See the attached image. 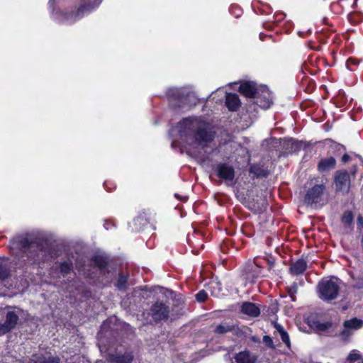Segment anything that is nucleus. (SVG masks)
Here are the masks:
<instances>
[{
  "label": "nucleus",
  "instance_id": "c85d7f7f",
  "mask_svg": "<svg viewBox=\"0 0 363 363\" xmlns=\"http://www.w3.org/2000/svg\"><path fill=\"white\" fill-rule=\"evenodd\" d=\"M181 93H182L181 89L174 88V89H171L169 90L168 95H169L170 96H172V97H175L178 99H182Z\"/></svg>",
  "mask_w": 363,
  "mask_h": 363
},
{
  "label": "nucleus",
  "instance_id": "dca6fc26",
  "mask_svg": "<svg viewBox=\"0 0 363 363\" xmlns=\"http://www.w3.org/2000/svg\"><path fill=\"white\" fill-rule=\"evenodd\" d=\"M241 311L249 316L257 317L259 315L260 311L259 308L252 303L245 302L241 306Z\"/></svg>",
  "mask_w": 363,
  "mask_h": 363
},
{
  "label": "nucleus",
  "instance_id": "aec40b11",
  "mask_svg": "<svg viewBox=\"0 0 363 363\" xmlns=\"http://www.w3.org/2000/svg\"><path fill=\"white\" fill-rule=\"evenodd\" d=\"M274 328L276 329V332L281 337V340L282 342L285 344L287 348L291 347V342L289 339V336L287 333V332L284 330V328L279 324L276 323L274 325Z\"/></svg>",
  "mask_w": 363,
  "mask_h": 363
},
{
  "label": "nucleus",
  "instance_id": "2f4dec72",
  "mask_svg": "<svg viewBox=\"0 0 363 363\" xmlns=\"http://www.w3.org/2000/svg\"><path fill=\"white\" fill-rule=\"evenodd\" d=\"M207 296V293L205 291L201 290L196 295V298L199 302H203L206 301Z\"/></svg>",
  "mask_w": 363,
  "mask_h": 363
},
{
  "label": "nucleus",
  "instance_id": "f257e3e1",
  "mask_svg": "<svg viewBox=\"0 0 363 363\" xmlns=\"http://www.w3.org/2000/svg\"><path fill=\"white\" fill-rule=\"evenodd\" d=\"M170 134L178 136L179 145L189 155L199 158L208 143L213 140L215 132L211 125L201 118L189 117L184 118L172 128Z\"/></svg>",
  "mask_w": 363,
  "mask_h": 363
},
{
  "label": "nucleus",
  "instance_id": "39448f33",
  "mask_svg": "<svg viewBox=\"0 0 363 363\" xmlns=\"http://www.w3.org/2000/svg\"><path fill=\"white\" fill-rule=\"evenodd\" d=\"M99 347L110 363H131L133 359V355L130 351L126 350L122 354L121 350H117L116 354L108 352L106 346L102 345L101 340L99 342Z\"/></svg>",
  "mask_w": 363,
  "mask_h": 363
},
{
  "label": "nucleus",
  "instance_id": "72a5a7b5",
  "mask_svg": "<svg viewBox=\"0 0 363 363\" xmlns=\"http://www.w3.org/2000/svg\"><path fill=\"white\" fill-rule=\"evenodd\" d=\"M263 342L264 343L267 345L268 347H273V340L269 336H264L263 337Z\"/></svg>",
  "mask_w": 363,
  "mask_h": 363
},
{
  "label": "nucleus",
  "instance_id": "423d86ee",
  "mask_svg": "<svg viewBox=\"0 0 363 363\" xmlns=\"http://www.w3.org/2000/svg\"><path fill=\"white\" fill-rule=\"evenodd\" d=\"M5 321L0 323V335H4L13 329L18 321V310L4 311Z\"/></svg>",
  "mask_w": 363,
  "mask_h": 363
},
{
  "label": "nucleus",
  "instance_id": "a19ab883",
  "mask_svg": "<svg viewBox=\"0 0 363 363\" xmlns=\"http://www.w3.org/2000/svg\"><path fill=\"white\" fill-rule=\"evenodd\" d=\"M177 143V141L176 140H174L172 141V145H177V144H176Z\"/></svg>",
  "mask_w": 363,
  "mask_h": 363
},
{
  "label": "nucleus",
  "instance_id": "473e14b6",
  "mask_svg": "<svg viewBox=\"0 0 363 363\" xmlns=\"http://www.w3.org/2000/svg\"><path fill=\"white\" fill-rule=\"evenodd\" d=\"M72 264L70 263L64 262L60 265V271L63 274H66L71 269Z\"/></svg>",
  "mask_w": 363,
  "mask_h": 363
},
{
  "label": "nucleus",
  "instance_id": "58836bf2",
  "mask_svg": "<svg viewBox=\"0 0 363 363\" xmlns=\"http://www.w3.org/2000/svg\"><path fill=\"white\" fill-rule=\"evenodd\" d=\"M110 223H108V222H106L105 224H104V227L106 230H108L110 228Z\"/></svg>",
  "mask_w": 363,
  "mask_h": 363
},
{
  "label": "nucleus",
  "instance_id": "4468645a",
  "mask_svg": "<svg viewBox=\"0 0 363 363\" xmlns=\"http://www.w3.org/2000/svg\"><path fill=\"white\" fill-rule=\"evenodd\" d=\"M255 103L262 108L267 109L269 108L272 104L271 94L268 90H264L262 96H255Z\"/></svg>",
  "mask_w": 363,
  "mask_h": 363
},
{
  "label": "nucleus",
  "instance_id": "ddd939ff",
  "mask_svg": "<svg viewBox=\"0 0 363 363\" xmlns=\"http://www.w3.org/2000/svg\"><path fill=\"white\" fill-rule=\"evenodd\" d=\"M240 92L247 97H255L258 94L257 88L254 82H245L240 84Z\"/></svg>",
  "mask_w": 363,
  "mask_h": 363
},
{
  "label": "nucleus",
  "instance_id": "5701e85b",
  "mask_svg": "<svg viewBox=\"0 0 363 363\" xmlns=\"http://www.w3.org/2000/svg\"><path fill=\"white\" fill-rule=\"evenodd\" d=\"M311 326L318 332H325L331 327L330 323H320L318 321L310 323Z\"/></svg>",
  "mask_w": 363,
  "mask_h": 363
},
{
  "label": "nucleus",
  "instance_id": "f03ea898",
  "mask_svg": "<svg viewBox=\"0 0 363 363\" xmlns=\"http://www.w3.org/2000/svg\"><path fill=\"white\" fill-rule=\"evenodd\" d=\"M10 250L16 256L32 259L37 252V245L28 235H20L11 241Z\"/></svg>",
  "mask_w": 363,
  "mask_h": 363
},
{
  "label": "nucleus",
  "instance_id": "a878e982",
  "mask_svg": "<svg viewBox=\"0 0 363 363\" xmlns=\"http://www.w3.org/2000/svg\"><path fill=\"white\" fill-rule=\"evenodd\" d=\"M128 278L125 276H120L118 278V280L116 284V286L120 290H123L126 287V283H127Z\"/></svg>",
  "mask_w": 363,
  "mask_h": 363
},
{
  "label": "nucleus",
  "instance_id": "a211bd4d",
  "mask_svg": "<svg viewBox=\"0 0 363 363\" xmlns=\"http://www.w3.org/2000/svg\"><path fill=\"white\" fill-rule=\"evenodd\" d=\"M335 160L330 157L321 160L318 164V168L320 172H325L333 169L335 166Z\"/></svg>",
  "mask_w": 363,
  "mask_h": 363
},
{
  "label": "nucleus",
  "instance_id": "393cba45",
  "mask_svg": "<svg viewBox=\"0 0 363 363\" xmlns=\"http://www.w3.org/2000/svg\"><path fill=\"white\" fill-rule=\"evenodd\" d=\"M94 262L100 270H102L107 264V259L104 256L97 255L94 257Z\"/></svg>",
  "mask_w": 363,
  "mask_h": 363
},
{
  "label": "nucleus",
  "instance_id": "20e7f679",
  "mask_svg": "<svg viewBox=\"0 0 363 363\" xmlns=\"http://www.w3.org/2000/svg\"><path fill=\"white\" fill-rule=\"evenodd\" d=\"M339 290L340 279L335 277L323 279L318 285L319 298L324 301L335 299Z\"/></svg>",
  "mask_w": 363,
  "mask_h": 363
},
{
  "label": "nucleus",
  "instance_id": "f8f14e48",
  "mask_svg": "<svg viewBox=\"0 0 363 363\" xmlns=\"http://www.w3.org/2000/svg\"><path fill=\"white\" fill-rule=\"evenodd\" d=\"M335 183L337 190L347 191L350 184L349 174L347 172H336Z\"/></svg>",
  "mask_w": 363,
  "mask_h": 363
},
{
  "label": "nucleus",
  "instance_id": "7ed1b4c3",
  "mask_svg": "<svg viewBox=\"0 0 363 363\" xmlns=\"http://www.w3.org/2000/svg\"><path fill=\"white\" fill-rule=\"evenodd\" d=\"M101 1L102 0H94L93 3L89 4L87 6L82 5L74 12L67 13L64 14L58 13L56 12L55 13H52V16L59 23L71 25L94 10L99 6Z\"/></svg>",
  "mask_w": 363,
  "mask_h": 363
},
{
  "label": "nucleus",
  "instance_id": "9d476101",
  "mask_svg": "<svg viewBox=\"0 0 363 363\" xmlns=\"http://www.w3.org/2000/svg\"><path fill=\"white\" fill-rule=\"evenodd\" d=\"M325 186L323 184H318L310 189L306 195L305 200L308 204H316L322 201V196Z\"/></svg>",
  "mask_w": 363,
  "mask_h": 363
},
{
  "label": "nucleus",
  "instance_id": "f704fd0d",
  "mask_svg": "<svg viewBox=\"0 0 363 363\" xmlns=\"http://www.w3.org/2000/svg\"><path fill=\"white\" fill-rule=\"evenodd\" d=\"M108 322H104L102 325V327H101V330L99 332L98 336L99 337H101L102 334H103V330L106 328L108 327Z\"/></svg>",
  "mask_w": 363,
  "mask_h": 363
},
{
  "label": "nucleus",
  "instance_id": "79ce46f5",
  "mask_svg": "<svg viewBox=\"0 0 363 363\" xmlns=\"http://www.w3.org/2000/svg\"><path fill=\"white\" fill-rule=\"evenodd\" d=\"M175 196H176L177 198H178V199H180V198L178 196V195H177V194H175Z\"/></svg>",
  "mask_w": 363,
  "mask_h": 363
},
{
  "label": "nucleus",
  "instance_id": "f3484780",
  "mask_svg": "<svg viewBox=\"0 0 363 363\" xmlns=\"http://www.w3.org/2000/svg\"><path fill=\"white\" fill-rule=\"evenodd\" d=\"M255 356L247 351H243L236 354L233 363H255Z\"/></svg>",
  "mask_w": 363,
  "mask_h": 363
},
{
  "label": "nucleus",
  "instance_id": "1a4fd4ad",
  "mask_svg": "<svg viewBox=\"0 0 363 363\" xmlns=\"http://www.w3.org/2000/svg\"><path fill=\"white\" fill-rule=\"evenodd\" d=\"M363 327V320L357 318H353L347 320L343 323V329L340 333L342 339L349 338L354 331Z\"/></svg>",
  "mask_w": 363,
  "mask_h": 363
},
{
  "label": "nucleus",
  "instance_id": "0eeeda50",
  "mask_svg": "<svg viewBox=\"0 0 363 363\" xmlns=\"http://www.w3.org/2000/svg\"><path fill=\"white\" fill-rule=\"evenodd\" d=\"M216 175L223 180L228 185H233L235 178V169L233 166L227 163H220L215 167Z\"/></svg>",
  "mask_w": 363,
  "mask_h": 363
},
{
  "label": "nucleus",
  "instance_id": "412c9836",
  "mask_svg": "<svg viewBox=\"0 0 363 363\" xmlns=\"http://www.w3.org/2000/svg\"><path fill=\"white\" fill-rule=\"evenodd\" d=\"M261 276V268L260 267L254 263L251 266V268L248 269L246 274V279L250 280V281H254V280Z\"/></svg>",
  "mask_w": 363,
  "mask_h": 363
},
{
  "label": "nucleus",
  "instance_id": "b1692460",
  "mask_svg": "<svg viewBox=\"0 0 363 363\" xmlns=\"http://www.w3.org/2000/svg\"><path fill=\"white\" fill-rule=\"evenodd\" d=\"M286 144L287 146H290V152H296L301 149L302 145L301 143L294 138H289L286 140Z\"/></svg>",
  "mask_w": 363,
  "mask_h": 363
},
{
  "label": "nucleus",
  "instance_id": "9b49d317",
  "mask_svg": "<svg viewBox=\"0 0 363 363\" xmlns=\"http://www.w3.org/2000/svg\"><path fill=\"white\" fill-rule=\"evenodd\" d=\"M150 315L155 321L167 320L169 315L168 307L162 302H156L150 308Z\"/></svg>",
  "mask_w": 363,
  "mask_h": 363
},
{
  "label": "nucleus",
  "instance_id": "6ab92c4d",
  "mask_svg": "<svg viewBox=\"0 0 363 363\" xmlns=\"http://www.w3.org/2000/svg\"><path fill=\"white\" fill-rule=\"evenodd\" d=\"M306 267V262L303 259H298L291 266L290 271L293 274L298 275L303 273Z\"/></svg>",
  "mask_w": 363,
  "mask_h": 363
},
{
  "label": "nucleus",
  "instance_id": "cd10ccee",
  "mask_svg": "<svg viewBox=\"0 0 363 363\" xmlns=\"http://www.w3.org/2000/svg\"><path fill=\"white\" fill-rule=\"evenodd\" d=\"M353 220V215L351 211H347L344 213L342 221L345 224L350 225Z\"/></svg>",
  "mask_w": 363,
  "mask_h": 363
},
{
  "label": "nucleus",
  "instance_id": "e433bc0d",
  "mask_svg": "<svg viewBox=\"0 0 363 363\" xmlns=\"http://www.w3.org/2000/svg\"><path fill=\"white\" fill-rule=\"evenodd\" d=\"M350 160V157L347 154L344 155L342 157V160L344 162H346L349 161Z\"/></svg>",
  "mask_w": 363,
  "mask_h": 363
},
{
  "label": "nucleus",
  "instance_id": "4c0bfd02",
  "mask_svg": "<svg viewBox=\"0 0 363 363\" xmlns=\"http://www.w3.org/2000/svg\"><path fill=\"white\" fill-rule=\"evenodd\" d=\"M350 63L356 64V61L354 60H352V59L348 60L347 62V66H349Z\"/></svg>",
  "mask_w": 363,
  "mask_h": 363
},
{
  "label": "nucleus",
  "instance_id": "c9c22d12",
  "mask_svg": "<svg viewBox=\"0 0 363 363\" xmlns=\"http://www.w3.org/2000/svg\"><path fill=\"white\" fill-rule=\"evenodd\" d=\"M357 225L359 227H363V217L360 215L357 218Z\"/></svg>",
  "mask_w": 363,
  "mask_h": 363
},
{
  "label": "nucleus",
  "instance_id": "7c9ffc66",
  "mask_svg": "<svg viewBox=\"0 0 363 363\" xmlns=\"http://www.w3.org/2000/svg\"><path fill=\"white\" fill-rule=\"evenodd\" d=\"M35 363H60V359L59 357H52L48 358V359H43L36 361L35 359H32Z\"/></svg>",
  "mask_w": 363,
  "mask_h": 363
},
{
  "label": "nucleus",
  "instance_id": "c756f323",
  "mask_svg": "<svg viewBox=\"0 0 363 363\" xmlns=\"http://www.w3.org/2000/svg\"><path fill=\"white\" fill-rule=\"evenodd\" d=\"M359 358H360V354L358 352V351L352 350L350 353L347 361L349 362H355L356 360L359 359Z\"/></svg>",
  "mask_w": 363,
  "mask_h": 363
},
{
  "label": "nucleus",
  "instance_id": "ea45409f",
  "mask_svg": "<svg viewBox=\"0 0 363 363\" xmlns=\"http://www.w3.org/2000/svg\"><path fill=\"white\" fill-rule=\"evenodd\" d=\"M55 0H50L49 4L50 6H52V4L55 3Z\"/></svg>",
  "mask_w": 363,
  "mask_h": 363
},
{
  "label": "nucleus",
  "instance_id": "bb28decb",
  "mask_svg": "<svg viewBox=\"0 0 363 363\" xmlns=\"http://www.w3.org/2000/svg\"><path fill=\"white\" fill-rule=\"evenodd\" d=\"M210 288L211 289V294L214 296L219 297L220 296L219 291V283L218 282H212L210 285Z\"/></svg>",
  "mask_w": 363,
  "mask_h": 363
},
{
  "label": "nucleus",
  "instance_id": "4be33fe9",
  "mask_svg": "<svg viewBox=\"0 0 363 363\" xmlns=\"http://www.w3.org/2000/svg\"><path fill=\"white\" fill-rule=\"evenodd\" d=\"M9 274L8 261L0 259V281L5 280Z\"/></svg>",
  "mask_w": 363,
  "mask_h": 363
},
{
  "label": "nucleus",
  "instance_id": "6e6552de",
  "mask_svg": "<svg viewBox=\"0 0 363 363\" xmlns=\"http://www.w3.org/2000/svg\"><path fill=\"white\" fill-rule=\"evenodd\" d=\"M248 328L247 327L240 328L235 324H230L228 323H223L217 325L214 330V332L218 335H223L227 333L231 332L238 337H242L245 335Z\"/></svg>",
  "mask_w": 363,
  "mask_h": 363
},
{
  "label": "nucleus",
  "instance_id": "2eb2a0df",
  "mask_svg": "<svg viewBox=\"0 0 363 363\" xmlns=\"http://www.w3.org/2000/svg\"><path fill=\"white\" fill-rule=\"evenodd\" d=\"M225 98V104L230 111H236L240 107V101L237 94H226Z\"/></svg>",
  "mask_w": 363,
  "mask_h": 363
}]
</instances>
